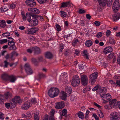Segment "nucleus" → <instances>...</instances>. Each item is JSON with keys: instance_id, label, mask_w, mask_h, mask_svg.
<instances>
[{"instance_id": "2f4dec72", "label": "nucleus", "mask_w": 120, "mask_h": 120, "mask_svg": "<svg viewBox=\"0 0 120 120\" xmlns=\"http://www.w3.org/2000/svg\"><path fill=\"white\" fill-rule=\"evenodd\" d=\"M113 107L115 108H118L120 109V101L115 103L113 105Z\"/></svg>"}, {"instance_id": "20e7f679", "label": "nucleus", "mask_w": 120, "mask_h": 120, "mask_svg": "<svg viewBox=\"0 0 120 120\" xmlns=\"http://www.w3.org/2000/svg\"><path fill=\"white\" fill-rule=\"evenodd\" d=\"M38 28H37L32 27L28 29L25 33L27 34H32L38 31Z\"/></svg>"}, {"instance_id": "4c0bfd02", "label": "nucleus", "mask_w": 120, "mask_h": 120, "mask_svg": "<svg viewBox=\"0 0 120 120\" xmlns=\"http://www.w3.org/2000/svg\"><path fill=\"white\" fill-rule=\"evenodd\" d=\"M67 113V110L66 109H63L62 112V115L64 116H66Z\"/></svg>"}, {"instance_id": "f03ea898", "label": "nucleus", "mask_w": 120, "mask_h": 120, "mask_svg": "<svg viewBox=\"0 0 120 120\" xmlns=\"http://www.w3.org/2000/svg\"><path fill=\"white\" fill-rule=\"evenodd\" d=\"M98 74L97 72H94L90 75L89 80L90 81L91 84H93L95 82L98 76Z\"/></svg>"}, {"instance_id": "37998d69", "label": "nucleus", "mask_w": 120, "mask_h": 120, "mask_svg": "<svg viewBox=\"0 0 120 120\" xmlns=\"http://www.w3.org/2000/svg\"><path fill=\"white\" fill-rule=\"evenodd\" d=\"M33 47H32L30 48L27 49V52L30 54H31L32 53L33 50Z\"/></svg>"}, {"instance_id": "a878e982", "label": "nucleus", "mask_w": 120, "mask_h": 120, "mask_svg": "<svg viewBox=\"0 0 120 120\" xmlns=\"http://www.w3.org/2000/svg\"><path fill=\"white\" fill-rule=\"evenodd\" d=\"M86 46L87 47H90L93 44L92 41L90 40L86 41L85 42Z\"/></svg>"}, {"instance_id": "c03bdc74", "label": "nucleus", "mask_w": 120, "mask_h": 120, "mask_svg": "<svg viewBox=\"0 0 120 120\" xmlns=\"http://www.w3.org/2000/svg\"><path fill=\"white\" fill-rule=\"evenodd\" d=\"M8 41L7 39H5L3 40H0V44H2L5 43H6Z\"/></svg>"}, {"instance_id": "4468645a", "label": "nucleus", "mask_w": 120, "mask_h": 120, "mask_svg": "<svg viewBox=\"0 0 120 120\" xmlns=\"http://www.w3.org/2000/svg\"><path fill=\"white\" fill-rule=\"evenodd\" d=\"M67 93L63 91H61L60 96V98L63 100H66L67 99Z\"/></svg>"}, {"instance_id": "39448f33", "label": "nucleus", "mask_w": 120, "mask_h": 120, "mask_svg": "<svg viewBox=\"0 0 120 120\" xmlns=\"http://www.w3.org/2000/svg\"><path fill=\"white\" fill-rule=\"evenodd\" d=\"M24 67L25 71L27 74L30 75L33 73V71L29 64L28 63L26 64Z\"/></svg>"}, {"instance_id": "69168bd1", "label": "nucleus", "mask_w": 120, "mask_h": 120, "mask_svg": "<svg viewBox=\"0 0 120 120\" xmlns=\"http://www.w3.org/2000/svg\"><path fill=\"white\" fill-rule=\"evenodd\" d=\"M22 15L23 20L24 21H25V20H26V16L25 15L23 14H22Z\"/></svg>"}, {"instance_id": "cd10ccee", "label": "nucleus", "mask_w": 120, "mask_h": 120, "mask_svg": "<svg viewBox=\"0 0 120 120\" xmlns=\"http://www.w3.org/2000/svg\"><path fill=\"white\" fill-rule=\"evenodd\" d=\"M72 81H77V82H80V79L79 77L77 75L74 76L72 78Z\"/></svg>"}, {"instance_id": "ddd939ff", "label": "nucleus", "mask_w": 120, "mask_h": 120, "mask_svg": "<svg viewBox=\"0 0 120 120\" xmlns=\"http://www.w3.org/2000/svg\"><path fill=\"white\" fill-rule=\"evenodd\" d=\"M112 51V49L110 46L108 47L105 48L103 52L105 54L111 52Z\"/></svg>"}, {"instance_id": "bb28decb", "label": "nucleus", "mask_w": 120, "mask_h": 120, "mask_svg": "<svg viewBox=\"0 0 120 120\" xmlns=\"http://www.w3.org/2000/svg\"><path fill=\"white\" fill-rule=\"evenodd\" d=\"M77 115L78 117L80 118L83 119L84 118L83 113L80 111H79L77 113Z\"/></svg>"}, {"instance_id": "6e6d98bb", "label": "nucleus", "mask_w": 120, "mask_h": 120, "mask_svg": "<svg viewBox=\"0 0 120 120\" xmlns=\"http://www.w3.org/2000/svg\"><path fill=\"white\" fill-rule=\"evenodd\" d=\"M102 35V33L101 32H100L97 33L96 36L98 38H99L101 37Z\"/></svg>"}, {"instance_id": "3c124183", "label": "nucleus", "mask_w": 120, "mask_h": 120, "mask_svg": "<svg viewBox=\"0 0 120 120\" xmlns=\"http://www.w3.org/2000/svg\"><path fill=\"white\" fill-rule=\"evenodd\" d=\"M38 62H42L43 60V57L41 56H39L38 57Z\"/></svg>"}, {"instance_id": "f3484780", "label": "nucleus", "mask_w": 120, "mask_h": 120, "mask_svg": "<svg viewBox=\"0 0 120 120\" xmlns=\"http://www.w3.org/2000/svg\"><path fill=\"white\" fill-rule=\"evenodd\" d=\"M98 2L101 6L104 7L107 4V0H98Z\"/></svg>"}, {"instance_id": "6e6552de", "label": "nucleus", "mask_w": 120, "mask_h": 120, "mask_svg": "<svg viewBox=\"0 0 120 120\" xmlns=\"http://www.w3.org/2000/svg\"><path fill=\"white\" fill-rule=\"evenodd\" d=\"M55 108L57 109H61L65 106L64 103L63 101L59 102L56 103Z\"/></svg>"}, {"instance_id": "f8f14e48", "label": "nucleus", "mask_w": 120, "mask_h": 120, "mask_svg": "<svg viewBox=\"0 0 120 120\" xmlns=\"http://www.w3.org/2000/svg\"><path fill=\"white\" fill-rule=\"evenodd\" d=\"M120 18V14L119 13H115L112 15V18L114 21H116Z\"/></svg>"}, {"instance_id": "9b49d317", "label": "nucleus", "mask_w": 120, "mask_h": 120, "mask_svg": "<svg viewBox=\"0 0 120 120\" xmlns=\"http://www.w3.org/2000/svg\"><path fill=\"white\" fill-rule=\"evenodd\" d=\"M30 102L27 101L22 105L21 108L22 109L26 110L27 109L30 107Z\"/></svg>"}, {"instance_id": "5701e85b", "label": "nucleus", "mask_w": 120, "mask_h": 120, "mask_svg": "<svg viewBox=\"0 0 120 120\" xmlns=\"http://www.w3.org/2000/svg\"><path fill=\"white\" fill-rule=\"evenodd\" d=\"M16 80V78L15 76L13 75L9 76L8 80L10 81V82H14Z\"/></svg>"}, {"instance_id": "49530a36", "label": "nucleus", "mask_w": 120, "mask_h": 120, "mask_svg": "<svg viewBox=\"0 0 120 120\" xmlns=\"http://www.w3.org/2000/svg\"><path fill=\"white\" fill-rule=\"evenodd\" d=\"M55 111L54 110H52L50 112L51 114L50 116L49 117H52L53 118H54V115Z\"/></svg>"}, {"instance_id": "1a4fd4ad", "label": "nucleus", "mask_w": 120, "mask_h": 120, "mask_svg": "<svg viewBox=\"0 0 120 120\" xmlns=\"http://www.w3.org/2000/svg\"><path fill=\"white\" fill-rule=\"evenodd\" d=\"M27 5L30 7H33L36 4V3L34 0H29L26 1Z\"/></svg>"}, {"instance_id": "a211bd4d", "label": "nucleus", "mask_w": 120, "mask_h": 120, "mask_svg": "<svg viewBox=\"0 0 120 120\" xmlns=\"http://www.w3.org/2000/svg\"><path fill=\"white\" fill-rule=\"evenodd\" d=\"M45 56L46 58L49 59H51L53 57L52 54L49 52H48L45 53Z\"/></svg>"}, {"instance_id": "774afa93", "label": "nucleus", "mask_w": 120, "mask_h": 120, "mask_svg": "<svg viewBox=\"0 0 120 120\" xmlns=\"http://www.w3.org/2000/svg\"><path fill=\"white\" fill-rule=\"evenodd\" d=\"M34 118L35 120H39L38 117V115L36 114H34Z\"/></svg>"}, {"instance_id": "0eeeda50", "label": "nucleus", "mask_w": 120, "mask_h": 120, "mask_svg": "<svg viewBox=\"0 0 120 120\" xmlns=\"http://www.w3.org/2000/svg\"><path fill=\"white\" fill-rule=\"evenodd\" d=\"M113 9L114 11H117L120 7L119 1L118 0H116L113 4Z\"/></svg>"}, {"instance_id": "8fccbe9b", "label": "nucleus", "mask_w": 120, "mask_h": 120, "mask_svg": "<svg viewBox=\"0 0 120 120\" xmlns=\"http://www.w3.org/2000/svg\"><path fill=\"white\" fill-rule=\"evenodd\" d=\"M56 27L57 30L58 31H60L61 30V27L58 24L56 25Z\"/></svg>"}, {"instance_id": "de8ad7c7", "label": "nucleus", "mask_w": 120, "mask_h": 120, "mask_svg": "<svg viewBox=\"0 0 120 120\" xmlns=\"http://www.w3.org/2000/svg\"><path fill=\"white\" fill-rule=\"evenodd\" d=\"M11 56L10 57L11 59H12L13 56L16 55L17 56V53L16 51H14L11 53Z\"/></svg>"}, {"instance_id": "0e129e2a", "label": "nucleus", "mask_w": 120, "mask_h": 120, "mask_svg": "<svg viewBox=\"0 0 120 120\" xmlns=\"http://www.w3.org/2000/svg\"><path fill=\"white\" fill-rule=\"evenodd\" d=\"M108 3L107 5L109 7L111 6L112 4V0H108Z\"/></svg>"}, {"instance_id": "9d476101", "label": "nucleus", "mask_w": 120, "mask_h": 120, "mask_svg": "<svg viewBox=\"0 0 120 120\" xmlns=\"http://www.w3.org/2000/svg\"><path fill=\"white\" fill-rule=\"evenodd\" d=\"M28 11H30L31 13L35 14H38L40 13L39 10L36 8H30L28 9Z\"/></svg>"}, {"instance_id": "aec40b11", "label": "nucleus", "mask_w": 120, "mask_h": 120, "mask_svg": "<svg viewBox=\"0 0 120 120\" xmlns=\"http://www.w3.org/2000/svg\"><path fill=\"white\" fill-rule=\"evenodd\" d=\"M9 75L6 73H4L2 75L1 78L2 79L5 81H7L8 80V78H9Z\"/></svg>"}, {"instance_id": "e433bc0d", "label": "nucleus", "mask_w": 120, "mask_h": 120, "mask_svg": "<svg viewBox=\"0 0 120 120\" xmlns=\"http://www.w3.org/2000/svg\"><path fill=\"white\" fill-rule=\"evenodd\" d=\"M101 88V86L100 85H98L96 86L94 88H93L92 90L93 91H95L98 90V89Z\"/></svg>"}, {"instance_id": "4d7b16f0", "label": "nucleus", "mask_w": 120, "mask_h": 120, "mask_svg": "<svg viewBox=\"0 0 120 120\" xmlns=\"http://www.w3.org/2000/svg\"><path fill=\"white\" fill-rule=\"evenodd\" d=\"M101 24V22L98 21H96L94 22V24L97 26H99Z\"/></svg>"}, {"instance_id": "5fc2aeb1", "label": "nucleus", "mask_w": 120, "mask_h": 120, "mask_svg": "<svg viewBox=\"0 0 120 120\" xmlns=\"http://www.w3.org/2000/svg\"><path fill=\"white\" fill-rule=\"evenodd\" d=\"M4 96L1 95H0V102H3L4 101Z\"/></svg>"}, {"instance_id": "7ed1b4c3", "label": "nucleus", "mask_w": 120, "mask_h": 120, "mask_svg": "<svg viewBox=\"0 0 120 120\" xmlns=\"http://www.w3.org/2000/svg\"><path fill=\"white\" fill-rule=\"evenodd\" d=\"M110 118L111 120H117L120 119V116L117 113L113 112L110 114Z\"/></svg>"}, {"instance_id": "dca6fc26", "label": "nucleus", "mask_w": 120, "mask_h": 120, "mask_svg": "<svg viewBox=\"0 0 120 120\" xmlns=\"http://www.w3.org/2000/svg\"><path fill=\"white\" fill-rule=\"evenodd\" d=\"M100 96L101 98H103V99H102L103 100H104L106 99L107 100L109 99L108 98V97L109 96H110L111 95L109 94L108 93L107 94H102V95L100 94Z\"/></svg>"}, {"instance_id": "f704fd0d", "label": "nucleus", "mask_w": 120, "mask_h": 120, "mask_svg": "<svg viewBox=\"0 0 120 120\" xmlns=\"http://www.w3.org/2000/svg\"><path fill=\"white\" fill-rule=\"evenodd\" d=\"M83 56L85 58H86L87 59H88L89 58V57L88 55V53L87 52V51L86 50H85L83 52Z\"/></svg>"}, {"instance_id": "680f3d73", "label": "nucleus", "mask_w": 120, "mask_h": 120, "mask_svg": "<svg viewBox=\"0 0 120 120\" xmlns=\"http://www.w3.org/2000/svg\"><path fill=\"white\" fill-rule=\"evenodd\" d=\"M94 117L95 118L96 120H99V118L95 114H94L93 115Z\"/></svg>"}, {"instance_id": "6ab92c4d", "label": "nucleus", "mask_w": 120, "mask_h": 120, "mask_svg": "<svg viewBox=\"0 0 120 120\" xmlns=\"http://www.w3.org/2000/svg\"><path fill=\"white\" fill-rule=\"evenodd\" d=\"M73 4L70 3V2L68 1L65 2H63L62 4L61 8L64 7H67L68 6H72Z\"/></svg>"}, {"instance_id": "c85d7f7f", "label": "nucleus", "mask_w": 120, "mask_h": 120, "mask_svg": "<svg viewBox=\"0 0 120 120\" xmlns=\"http://www.w3.org/2000/svg\"><path fill=\"white\" fill-rule=\"evenodd\" d=\"M5 98L6 99L10 98L12 96L11 94L9 92L6 93L5 94Z\"/></svg>"}, {"instance_id": "864d4df0", "label": "nucleus", "mask_w": 120, "mask_h": 120, "mask_svg": "<svg viewBox=\"0 0 120 120\" xmlns=\"http://www.w3.org/2000/svg\"><path fill=\"white\" fill-rule=\"evenodd\" d=\"M85 65L82 64L79 66V69L80 70H82L84 68Z\"/></svg>"}, {"instance_id": "052dcab7", "label": "nucleus", "mask_w": 120, "mask_h": 120, "mask_svg": "<svg viewBox=\"0 0 120 120\" xmlns=\"http://www.w3.org/2000/svg\"><path fill=\"white\" fill-rule=\"evenodd\" d=\"M39 77L40 78L46 77L45 75L43 73H40L39 74Z\"/></svg>"}, {"instance_id": "c756f323", "label": "nucleus", "mask_w": 120, "mask_h": 120, "mask_svg": "<svg viewBox=\"0 0 120 120\" xmlns=\"http://www.w3.org/2000/svg\"><path fill=\"white\" fill-rule=\"evenodd\" d=\"M108 43L112 45H114L115 44V41L114 39L110 37L109 38Z\"/></svg>"}, {"instance_id": "338daca9", "label": "nucleus", "mask_w": 120, "mask_h": 120, "mask_svg": "<svg viewBox=\"0 0 120 120\" xmlns=\"http://www.w3.org/2000/svg\"><path fill=\"white\" fill-rule=\"evenodd\" d=\"M98 115L100 118H103L104 116V115L102 112L101 111L98 113Z\"/></svg>"}, {"instance_id": "79ce46f5", "label": "nucleus", "mask_w": 120, "mask_h": 120, "mask_svg": "<svg viewBox=\"0 0 120 120\" xmlns=\"http://www.w3.org/2000/svg\"><path fill=\"white\" fill-rule=\"evenodd\" d=\"M10 34L8 32H6L3 33L2 34V36L4 37H7L8 36H10Z\"/></svg>"}, {"instance_id": "c9c22d12", "label": "nucleus", "mask_w": 120, "mask_h": 120, "mask_svg": "<svg viewBox=\"0 0 120 120\" xmlns=\"http://www.w3.org/2000/svg\"><path fill=\"white\" fill-rule=\"evenodd\" d=\"M8 38V39H9V40L8 41V45H10V43L11 44L15 43V42L13 41L14 40V39L12 38L11 37H9Z\"/></svg>"}, {"instance_id": "bf43d9fd", "label": "nucleus", "mask_w": 120, "mask_h": 120, "mask_svg": "<svg viewBox=\"0 0 120 120\" xmlns=\"http://www.w3.org/2000/svg\"><path fill=\"white\" fill-rule=\"evenodd\" d=\"M31 101L34 104H35L37 102L36 99L34 98H32L31 99Z\"/></svg>"}, {"instance_id": "58836bf2", "label": "nucleus", "mask_w": 120, "mask_h": 120, "mask_svg": "<svg viewBox=\"0 0 120 120\" xmlns=\"http://www.w3.org/2000/svg\"><path fill=\"white\" fill-rule=\"evenodd\" d=\"M61 16L62 17H65L66 16V13L65 12L62 11H60Z\"/></svg>"}, {"instance_id": "a18cd8bd", "label": "nucleus", "mask_w": 120, "mask_h": 120, "mask_svg": "<svg viewBox=\"0 0 120 120\" xmlns=\"http://www.w3.org/2000/svg\"><path fill=\"white\" fill-rule=\"evenodd\" d=\"M109 104L110 105H112V104L116 102V99H111L110 100H109Z\"/></svg>"}, {"instance_id": "7c9ffc66", "label": "nucleus", "mask_w": 120, "mask_h": 120, "mask_svg": "<svg viewBox=\"0 0 120 120\" xmlns=\"http://www.w3.org/2000/svg\"><path fill=\"white\" fill-rule=\"evenodd\" d=\"M80 82H78L77 81H72L71 82V83L72 85L73 86H76L79 85Z\"/></svg>"}, {"instance_id": "603ef678", "label": "nucleus", "mask_w": 120, "mask_h": 120, "mask_svg": "<svg viewBox=\"0 0 120 120\" xmlns=\"http://www.w3.org/2000/svg\"><path fill=\"white\" fill-rule=\"evenodd\" d=\"M114 55V53H110L108 56V57L109 58V59H111L112 58Z\"/></svg>"}, {"instance_id": "ea45409f", "label": "nucleus", "mask_w": 120, "mask_h": 120, "mask_svg": "<svg viewBox=\"0 0 120 120\" xmlns=\"http://www.w3.org/2000/svg\"><path fill=\"white\" fill-rule=\"evenodd\" d=\"M99 90L100 91V92L101 93L105 92H106V88L105 87H103L102 88H101H101L99 89Z\"/></svg>"}, {"instance_id": "412c9836", "label": "nucleus", "mask_w": 120, "mask_h": 120, "mask_svg": "<svg viewBox=\"0 0 120 120\" xmlns=\"http://www.w3.org/2000/svg\"><path fill=\"white\" fill-rule=\"evenodd\" d=\"M13 101H14L17 103H20L22 102L19 96H16L12 99Z\"/></svg>"}, {"instance_id": "2eb2a0df", "label": "nucleus", "mask_w": 120, "mask_h": 120, "mask_svg": "<svg viewBox=\"0 0 120 120\" xmlns=\"http://www.w3.org/2000/svg\"><path fill=\"white\" fill-rule=\"evenodd\" d=\"M33 50L34 51V53L35 55H38L40 54L41 53L40 49L37 46L34 47Z\"/></svg>"}, {"instance_id": "72a5a7b5", "label": "nucleus", "mask_w": 120, "mask_h": 120, "mask_svg": "<svg viewBox=\"0 0 120 120\" xmlns=\"http://www.w3.org/2000/svg\"><path fill=\"white\" fill-rule=\"evenodd\" d=\"M12 44H11L9 47L10 50H15L16 49V48L15 45V43H12Z\"/></svg>"}, {"instance_id": "09e8293b", "label": "nucleus", "mask_w": 120, "mask_h": 120, "mask_svg": "<svg viewBox=\"0 0 120 120\" xmlns=\"http://www.w3.org/2000/svg\"><path fill=\"white\" fill-rule=\"evenodd\" d=\"M39 3L42 4L46 3L47 0H37Z\"/></svg>"}, {"instance_id": "a19ab883", "label": "nucleus", "mask_w": 120, "mask_h": 120, "mask_svg": "<svg viewBox=\"0 0 120 120\" xmlns=\"http://www.w3.org/2000/svg\"><path fill=\"white\" fill-rule=\"evenodd\" d=\"M11 105L13 106V107H15L16 106L17 103L15 102L14 101H13V100L12 99L11 100V102L10 103Z\"/></svg>"}, {"instance_id": "4be33fe9", "label": "nucleus", "mask_w": 120, "mask_h": 120, "mask_svg": "<svg viewBox=\"0 0 120 120\" xmlns=\"http://www.w3.org/2000/svg\"><path fill=\"white\" fill-rule=\"evenodd\" d=\"M31 13H27L26 14L27 20L29 22L32 21V19L31 18Z\"/></svg>"}, {"instance_id": "473e14b6", "label": "nucleus", "mask_w": 120, "mask_h": 120, "mask_svg": "<svg viewBox=\"0 0 120 120\" xmlns=\"http://www.w3.org/2000/svg\"><path fill=\"white\" fill-rule=\"evenodd\" d=\"M32 62L35 65L37 66L38 65V61L35 58H32L31 59Z\"/></svg>"}, {"instance_id": "b1692460", "label": "nucleus", "mask_w": 120, "mask_h": 120, "mask_svg": "<svg viewBox=\"0 0 120 120\" xmlns=\"http://www.w3.org/2000/svg\"><path fill=\"white\" fill-rule=\"evenodd\" d=\"M32 19V21L31 22H32L34 26H35L38 24V20L37 19V18H33Z\"/></svg>"}, {"instance_id": "393cba45", "label": "nucleus", "mask_w": 120, "mask_h": 120, "mask_svg": "<svg viewBox=\"0 0 120 120\" xmlns=\"http://www.w3.org/2000/svg\"><path fill=\"white\" fill-rule=\"evenodd\" d=\"M66 92L69 94H70L71 93L72 88L70 86H67L65 89Z\"/></svg>"}, {"instance_id": "13d9d810", "label": "nucleus", "mask_w": 120, "mask_h": 120, "mask_svg": "<svg viewBox=\"0 0 120 120\" xmlns=\"http://www.w3.org/2000/svg\"><path fill=\"white\" fill-rule=\"evenodd\" d=\"M0 9L1 10H2V11L3 12H5L7 11L8 10L7 8L5 7H3L2 8H1Z\"/></svg>"}, {"instance_id": "423d86ee", "label": "nucleus", "mask_w": 120, "mask_h": 120, "mask_svg": "<svg viewBox=\"0 0 120 120\" xmlns=\"http://www.w3.org/2000/svg\"><path fill=\"white\" fill-rule=\"evenodd\" d=\"M81 79L82 84L84 86L86 85L88 80L87 76L85 75H83L81 76Z\"/></svg>"}, {"instance_id": "e2e57ef3", "label": "nucleus", "mask_w": 120, "mask_h": 120, "mask_svg": "<svg viewBox=\"0 0 120 120\" xmlns=\"http://www.w3.org/2000/svg\"><path fill=\"white\" fill-rule=\"evenodd\" d=\"M106 35L107 37H109L111 31L109 30H107L106 32Z\"/></svg>"}, {"instance_id": "f257e3e1", "label": "nucleus", "mask_w": 120, "mask_h": 120, "mask_svg": "<svg viewBox=\"0 0 120 120\" xmlns=\"http://www.w3.org/2000/svg\"><path fill=\"white\" fill-rule=\"evenodd\" d=\"M59 93V89L56 88H52L49 90L48 94L49 96L53 98L58 96Z\"/></svg>"}]
</instances>
